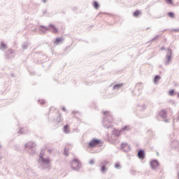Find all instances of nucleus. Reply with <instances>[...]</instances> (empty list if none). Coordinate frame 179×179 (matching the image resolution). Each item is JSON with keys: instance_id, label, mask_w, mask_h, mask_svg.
Returning a JSON list of instances; mask_svg holds the SVG:
<instances>
[{"instance_id": "1", "label": "nucleus", "mask_w": 179, "mask_h": 179, "mask_svg": "<svg viewBox=\"0 0 179 179\" xmlns=\"http://www.w3.org/2000/svg\"><path fill=\"white\" fill-rule=\"evenodd\" d=\"M103 145V143L101 140L98 139H92L88 145V148H96V146H101Z\"/></svg>"}, {"instance_id": "2", "label": "nucleus", "mask_w": 179, "mask_h": 179, "mask_svg": "<svg viewBox=\"0 0 179 179\" xmlns=\"http://www.w3.org/2000/svg\"><path fill=\"white\" fill-rule=\"evenodd\" d=\"M72 168L73 170H79L80 169V162H79V160L75 159L73 160L71 164Z\"/></svg>"}, {"instance_id": "3", "label": "nucleus", "mask_w": 179, "mask_h": 179, "mask_svg": "<svg viewBox=\"0 0 179 179\" xmlns=\"http://www.w3.org/2000/svg\"><path fill=\"white\" fill-rule=\"evenodd\" d=\"M138 159H141V160H143V159H145V152H143V150L138 151Z\"/></svg>"}, {"instance_id": "4", "label": "nucleus", "mask_w": 179, "mask_h": 179, "mask_svg": "<svg viewBox=\"0 0 179 179\" xmlns=\"http://www.w3.org/2000/svg\"><path fill=\"white\" fill-rule=\"evenodd\" d=\"M152 169H156L159 166V162L156 160H153L150 162Z\"/></svg>"}, {"instance_id": "5", "label": "nucleus", "mask_w": 179, "mask_h": 179, "mask_svg": "<svg viewBox=\"0 0 179 179\" xmlns=\"http://www.w3.org/2000/svg\"><path fill=\"white\" fill-rule=\"evenodd\" d=\"M49 29L52 33H58V29L54 25H50Z\"/></svg>"}, {"instance_id": "6", "label": "nucleus", "mask_w": 179, "mask_h": 179, "mask_svg": "<svg viewBox=\"0 0 179 179\" xmlns=\"http://www.w3.org/2000/svg\"><path fill=\"white\" fill-rule=\"evenodd\" d=\"M160 117H162V118H166L167 117V112L164 110H162L159 112Z\"/></svg>"}, {"instance_id": "7", "label": "nucleus", "mask_w": 179, "mask_h": 179, "mask_svg": "<svg viewBox=\"0 0 179 179\" xmlns=\"http://www.w3.org/2000/svg\"><path fill=\"white\" fill-rule=\"evenodd\" d=\"M43 156H44V154L41 155V159H42V162L43 163H45V164H48L51 161L50 159H43Z\"/></svg>"}, {"instance_id": "8", "label": "nucleus", "mask_w": 179, "mask_h": 179, "mask_svg": "<svg viewBox=\"0 0 179 179\" xmlns=\"http://www.w3.org/2000/svg\"><path fill=\"white\" fill-rule=\"evenodd\" d=\"M64 131L66 134H69V126H68V125L64 126Z\"/></svg>"}, {"instance_id": "9", "label": "nucleus", "mask_w": 179, "mask_h": 179, "mask_svg": "<svg viewBox=\"0 0 179 179\" xmlns=\"http://www.w3.org/2000/svg\"><path fill=\"white\" fill-rule=\"evenodd\" d=\"M124 86L123 84H117L113 87V89H120V87H122Z\"/></svg>"}, {"instance_id": "10", "label": "nucleus", "mask_w": 179, "mask_h": 179, "mask_svg": "<svg viewBox=\"0 0 179 179\" xmlns=\"http://www.w3.org/2000/svg\"><path fill=\"white\" fill-rule=\"evenodd\" d=\"M134 16H135V17H138V16H139V15H141V11L139 10H136L134 13Z\"/></svg>"}, {"instance_id": "11", "label": "nucleus", "mask_w": 179, "mask_h": 179, "mask_svg": "<svg viewBox=\"0 0 179 179\" xmlns=\"http://www.w3.org/2000/svg\"><path fill=\"white\" fill-rule=\"evenodd\" d=\"M61 41H62V38H57L55 43V44H59Z\"/></svg>"}, {"instance_id": "12", "label": "nucleus", "mask_w": 179, "mask_h": 179, "mask_svg": "<svg viewBox=\"0 0 179 179\" xmlns=\"http://www.w3.org/2000/svg\"><path fill=\"white\" fill-rule=\"evenodd\" d=\"M159 80H160V76H156L155 78V79H154L155 83H157V82H158Z\"/></svg>"}, {"instance_id": "13", "label": "nucleus", "mask_w": 179, "mask_h": 179, "mask_svg": "<svg viewBox=\"0 0 179 179\" xmlns=\"http://www.w3.org/2000/svg\"><path fill=\"white\" fill-rule=\"evenodd\" d=\"M93 6L95 8V9H97L99 8V3L97 1H94Z\"/></svg>"}, {"instance_id": "14", "label": "nucleus", "mask_w": 179, "mask_h": 179, "mask_svg": "<svg viewBox=\"0 0 179 179\" xmlns=\"http://www.w3.org/2000/svg\"><path fill=\"white\" fill-rule=\"evenodd\" d=\"M121 131H129V127L124 126L123 128H122Z\"/></svg>"}, {"instance_id": "15", "label": "nucleus", "mask_w": 179, "mask_h": 179, "mask_svg": "<svg viewBox=\"0 0 179 179\" xmlns=\"http://www.w3.org/2000/svg\"><path fill=\"white\" fill-rule=\"evenodd\" d=\"M168 16H169V17H174V13L170 12L168 13Z\"/></svg>"}, {"instance_id": "16", "label": "nucleus", "mask_w": 179, "mask_h": 179, "mask_svg": "<svg viewBox=\"0 0 179 179\" xmlns=\"http://www.w3.org/2000/svg\"><path fill=\"white\" fill-rule=\"evenodd\" d=\"M170 96H174V90H171L169 92Z\"/></svg>"}, {"instance_id": "17", "label": "nucleus", "mask_w": 179, "mask_h": 179, "mask_svg": "<svg viewBox=\"0 0 179 179\" xmlns=\"http://www.w3.org/2000/svg\"><path fill=\"white\" fill-rule=\"evenodd\" d=\"M166 2L169 5H173V0H166Z\"/></svg>"}, {"instance_id": "18", "label": "nucleus", "mask_w": 179, "mask_h": 179, "mask_svg": "<svg viewBox=\"0 0 179 179\" xmlns=\"http://www.w3.org/2000/svg\"><path fill=\"white\" fill-rule=\"evenodd\" d=\"M115 169H120V163H116L115 165Z\"/></svg>"}, {"instance_id": "19", "label": "nucleus", "mask_w": 179, "mask_h": 179, "mask_svg": "<svg viewBox=\"0 0 179 179\" xmlns=\"http://www.w3.org/2000/svg\"><path fill=\"white\" fill-rule=\"evenodd\" d=\"M167 61H168V62H170V61H171V55L167 56Z\"/></svg>"}, {"instance_id": "20", "label": "nucleus", "mask_w": 179, "mask_h": 179, "mask_svg": "<svg viewBox=\"0 0 179 179\" xmlns=\"http://www.w3.org/2000/svg\"><path fill=\"white\" fill-rule=\"evenodd\" d=\"M1 48H6V44L5 43H1Z\"/></svg>"}, {"instance_id": "21", "label": "nucleus", "mask_w": 179, "mask_h": 179, "mask_svg": "<svg viewBox=\"0 0 179 179\" xmlns=\"http://www.w3.org/2000/svg\"><path fill=\"white\" fill-rule=\"evenodd\" d=\"M101 171L104 173L106 171V166H102Z\"/></svg>"}, {"instance_id": "22", "label": "nucleus", "mask_w": 179, "mask_h": 179, "mask_svg": "<svg viewBox=\"0 0 179 179\" xmlns=\"http://www.w3.org/2000/svg\"><path fill=\"white\" fill-rule=\"evenodd\" d=\"M63 111H66V108H62Z\"/></svg>"}, {"instance_id": "23", "label": "nucleus", "mask_w": 179, "mask_h": 179, "mask_svg": "<svg viewBox=\"0 0 179 179\" xmlns=\"http://www.w3.org/2000/svg\"><path fill=\"white\" fill-rule=\"evenodd\" d=\"M90 163H91V164H93L94 163V161H91Z\"/></svg>"}, {"instance_id": "24", "label": "nucleus", "mask_w": 179, "mask_h": 179, "mask_svg": "<svg viewBox=\"0 0 179 179\" xmlns=\"http://www.w3.org/2000/svg\"><path fill=\"white\" fill-rule=\"evenodd\" d=\"M48 152H49L50 153H51V150H49Z\"/></svg>"}, {"instance_id": "25", "label": "nucleus", "mask_w": 179, "mask_h": 179, "mask_svg": "<svg viewBox=\"0 0 179 179\" xmlns=\"http://www.w3.org/2000/svg\"><path fill=\"white\" fill-rule=\"evenodd\" d=\"M178 178H179V173H178Z\"/></svg>"}, {"instance_id": "26", "label": "nucleus", "mask_w": 179, "mask_h": 179, "mask_svg": "<svg viewBox=\"0 0 179 179\" xmlns=\"http://www.w3.org/2000/svg\"><path fill=\"white\" fill-rule=\"evenodd\" d=\"M178 96H179V93L178 94Z\"/></svg>"}]
</instances>
